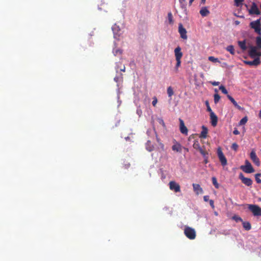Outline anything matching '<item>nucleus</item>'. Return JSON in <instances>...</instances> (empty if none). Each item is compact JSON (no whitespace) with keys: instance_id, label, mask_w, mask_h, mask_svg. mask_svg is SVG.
Instances as JSON below:
<instances>
[{"instance_id":"42","label":"nucleus","mask_w":261,"mask_h":261,"mask_svg":"<svg viewBox=\"0 0 261 261\" xmlns=\"http://www.w3.org/2000/svg\"><path fill=\"white\" fill-rule=\"evenodd\" d=\"M233 133L234 135H237L240 134V132L237 129L235 128L233 132Z\"/></svg>"},{"instance_id":"26","label":"nucleus","mask_w":261,"mask_h":261,"mask_svg":"<svg viewBox=\"0 0 261 261\" xmlns=\"http://www.w3.org/2000/svg\"><path fill=\"white\" fill-rule=\"evenodd\" d=\"M176 63L174 67V71L175 73H177L178 72V68L181 65V60H176Z\"/></svg>"},{"instance_id":"56","label":"nucleus","mask_w":261,"mask_h":261,"mask_svg":"<svg viewBox=\"0 0 261 261\" xmlns=\"http://www.w3.org/2000/svg\"><path fill=\"white\" fill-rule=\"evenodd\" d=\"M118 52H120V54H121V51H120L119 50H117V51H116V53H118Z\"/></svg>"},{"instance_id":"6","label":"nucleus","mask_w":261,"mask_h":261,"mask_svg":"<svg viewBox=\"0 0 261 261\" xmlns=\"http://www.w3.org/2000/svg\"><path fill=\"white\" fill-rule=\"evenodd\" d=\"M169 188L171 190L174 191L175 192H179L180 191V187L178 184L175 181H171L169 184Z\"/></svg>"},{"instance_id":"20","label":"nucleus","mask_w":261,"mask_h":261,"mask_svg":"<svg viewBox=\"0 0 261 261\" xmlns=\"http://www.w3.org/2000/svg\"><path fill=\"white\" fill-rule=\"evenodd\" d=\"M193 146L194 148L199 150L201 154H204V151L203 150L202 148L200 147L199 143L198 142V141H194Z\"/></svg>"},{"instance_id":"45","label":"nucleus","mask_w":261,"mask_h":261,"mask_svg":"<svg viewBox=\"0 0 261 261\" xmlns=\"http://www.w3.org/2000/svg\"><path fill=\"white\" fill-rule=\"evenodd\" d=\"M261 56V51H257L256 57H260Z\"/></svg>"},{"instance_id":"5","label":"nucleus","mask_w":261,"mask_h":261,"mask_svg":"<svg viewBox=\"0 0 261 261\" xmlns=\"http://www.w3.org/2000/svg\"><path fill=\"white\" fill-rule=\"evenodd\" d=\"M217 153L218 157L219 158L220 162H221L222 166H226L227 164V159L225 158V155H224L221 147H219L218 148Z\"/></svg>"},{"instance_id":"3","label":"nucleus","mask_w":261,"mask_h":261,"mask_svg":"<svg viewBox=\"0 0 261 261\" xmlns=\"http://www.w3.org/2000/svg\"><path fill=\"white\" fill-rule=\"evenodd\" d=\"M249 210L255 216H261V207L255 204H248Z\"/></svg>"},{"instance_id":"36","label":"nucleus","mask_w":261,"mask_h":261,"mask_svg":"<svg viewBox=\"0 0 261 261\" xmlns=\"http://www.w3.org/2000/svg\"><path fill=\"white\" fill-rule=\"evenodd\" d=\"M213 185L217 189L219 188V184L217 182V179L215 177H213Z\"/></svg>"},{"instance_id":"10","label":"nucleus","mask_w":261,"mask_h":261,"mask_svg":"<svg viewBox=\"0 0 261 261\" xmlns=\"http://www.w3.org/2000/svg\"><path fill=\"white\" fill-rule=\"evenodd\" d=\"M249 12L250 14H256L259 15L260 14V11L255 3H253L250 9L249 10Z\"/></svg>"},{"instance_id":"48","label":"nucleus","mask_w":261,"mask_h":261,"mask_svg":"<svg viewBox=\"0 0 261 261\" xmlns=\"http://www.w3.org/2000/svg\"><path fill=\"white\" fill-rule=\"evenodd\" d=\"M194 1V0H190V1H189V5H192V3H193V2Z\"/></svg>"},{"instance_id":"18","label":"nucleus","mask_w":261,"mask_h":261,"mask_svg":"<svg viewBox=\"0 0 261 261\" xmlns=\"http://www.w3.org/2000/svg\"><path fill=\"white\" fill-rule=\"evenodd\" d=\"M112 29L114 33V37L116 38L119 36V32L120 31L119 28L116 24H115L112 27Z\"/></svg>"},{"instance_id":"46","label":"nucleus","mask_w":261,"mask_h":261,"mask_svg":"<svg viewBox=\"0 0 261 261\" xmlns=\"http://www.w3.org/2000/svg\"><path fill=\"white\" fill-rule=\"evenodd\" d=\"M219 85V82H213V86H217Z\"/></svg>"},{"instance_id":"44","label":"nucleus","mask_w":261,"mask_h":261,"mask_svg":"<svg viewBox=\"0 0 261 261\" xmlns=\"http://www.w3.org/2000/svg\"><path fill=\"white\" fill-rule=\"evenodd\" d=\"M203 199L205 201H207L209 199V196H204L203 197Z\"/></svg>"},{"instance_id":"2","label":"nucleus","mask_w":261,"mask_h":261,"mask_svg":"<svg viewBox=\"0 0 261 261\" xmlns=\"http://www.w3.org/2000/svg\"><path fill=\"white\" fill-rule=\"evenodd\" d=\"M250 27L254 30V31L261 36V23L260 19H258L255 21H253L250 22Z\"/></svg>"},{"instance_id":"21","label":"nucleus","mask_w":261,"mask_h":261,"mask_svg":"<svg viewBox=\"0 0 261 261\" xmlns=\"http://www.w3.org/2000/svg\"><path fill=\"white\" fill-rule=\"evenodd\" d=\"M227 97L237 109L239 110H243V108L238 105L237 102L229 94H227Z\"/></svg>"},{"instance_id":"49","label":"nucleus","mask_w":261,"mask_h":261,"mask_svg":"<svg viewBox=\"0 0 261 261\" xmlns=\"http://www.w3.org/2000/svg\"><path fill=\"white\" fill-rule=\"evenodd\" d=\"M208 60L210 61H212V56H210L208 57Z\"/></svg>"},{"instance_id":"29","label":"nucleus","mask_w":261,"mask_h":261,"mask_svg":"<svg viewBox=\"0 0 261 261\" xmlns=\"http://www.w3.org/2000/svg\"><path fill=\"white\" fill-rule=\"evenodd\" d=\"M168 20L170 24H172L174 22L172 14L171 12L168 13Z\"/></svg>"},{"instance_id":"11","label":"nucleus","mask_w":261,"mask_h":261,"mask_svg":"<svg viewBox=\"0 0 261 261\" xmlns=\"http://www.w3.org/2000/svg\"><path fill=\"white\" fill-rule=\"evenodd\" d=\"M178 32L180 35V37L184 39H187V31L180 23L178 27Z\"/></svg>"},{"instance_id":"54","label":"nucleus","mask_w":261,"mask_h":261,"mask_svg":"<svg viewBox=\"0 0 261 261\" xmlns=\"http://www.w3.org/2000/svg\"><path fill=\"white\" fill-rule=\"evenodd\" d=\"M206 0H201L202 3H205Z\"/></svg>"},{"instance_id":"27","label":"nucleus","mask_w":261,"mask_h":261,"mask_svg":"<svg viewBox=\"0 0 261 261\" xmlns=\"http://www.w3.org/2000/svg\"><path fill=\"white\" fill-rule=\"evenodd\" d=\"M167 92L169 97H171V96L174 94L173 88L171 86L167 88Z\"/></svg>"},{"instance_id":"23","label":"nucleus","mask_w":261,"mask_h":261,"mask_svg":"<svg viewBox=\"0 0 261 261\" xmlns=\"http://www.w3.org/2000/svg\"><path fill=\"white\" fill-rule=\"evenodd\" d=\"M146 148L149 151H151L154 149V146L151 144L150 141H148L146 143Z\"/></svg>"},{"instance_id":"4","label":"nucleus","mask_w":261,"mask_h":261,"mask_svg":"<svg viewBox=\"0 0 261 261\" xmlns=\"http://www.w3.org/2000/svg\"><path fill=\"white\" fill-rule=\"evenodd\" d=\"M240 168L247 173H251L254 172V170L251 163L248 160L245 161V165L241 166Z\"/></svg>"},{"instance_id":"17","label":"nucleus","mask_w":261,"mask_h":261,"mask_svg":"<svg viewBox=\"0 0 261 261\" xmlns=\"http://www.w3.org/2000/svg\"><path fill=\"white\" fill-rule=\"evenodd\" d=\"M172 149L173 151L180 152L182 151V146L179 143L176 142L172 146Z\"/></svg>"},{"instance_id":"14","label":"nucleus","mask_w":261,"mask_h":261,"mask_svg":"<svg viewBox=\"0 0 261 261\" xmlns=\"http://www.w3.org/2000/svg\"><path fill=\"white\" fill-rule=\"evenodd\" d=\"M248 53L250 57L252 58L256 57L257 53L256 47L253 46H250Z\"/></svg>"},{"instance_id":"47","label":"nucleus","mask_w":261,"mask_h":261,"mask_svg":"<svg viewBox=\"0 0 261 261\" xmlns=\"http://www.w3.org/2000/svg\"><path fill=\"white\" fill-rule=\"evenodd\" d=\"M234 23L236 25H238L240 24V21L238 20H236V21H235Z\"/></svg>"},{"instance_id":"28","label":"nucleus","mask_w":261,"mask_h":261,"mask_svg":"<svg viewBox=\"0 0 261 261\" xmlns=\"http://www.w3.org/2000/svg\"><path fill=\"white\" fill-rule=\"evenodd\" d=\"M243 227L246 230H249L251 228V226L249 222H244L243 223Z\"/></svg>"},{"instance_id":"55","label":"nucleus","mask_w":261,"mask_h":261,"mask_svg":"<svg viewBox=\"0 0 261 261\" xmlns=\"http://www.w3.org/2000/svg\"><path fill=\"white\" fill-rule=\"evenodd\" d=\"M259 116L261 118V111H259Z\"/></svg>"},{"instance_id":"12","label":"nucleus","mask_w":261,"mask_h":261,"mask_svg":"<svg viewBox=\"0 0 261 261\" xmlns=\"http://www.w3.org/2000/svg\"><path fill=\"white\" fill-rule=\"evenodd\" d=\"M244 63L250 66H257L260 64V60L259 58H256L252 61H244Z\"/></svg>"},{"instance_id":"40","label":"nucleus","mask_w":261,"mask_h":261,"mask_svg":"<svg viewBox=\"0 0 261 261\" xmlns=\"http://www.w3.org/2000/svg\"><path fill=\"white\" fill-rule=\"evenodd\" d=\"M179 2L182 8L185 6L186 0H179Z\"/></svg>"},{"instance_id":"39","label":"nucleus","mask_w":261,"mask_h":261,"mask_svg":"<svg viewBox=\"0 0 261 261\" xmlns=\"http://www.w3.org/2000/svg\"><path fill=\"white\" fill-rule=\"evenodd\" d=\"M232 218H233V219L235 220L236 222L242 221V219H241V217L237 216H234Z\"/></svg>"},{"instance_id":"41","label":"nucleus","mask_w":261,"mask_h":261,"mask_svg":"<svg viewBox=\"0 0 261 261\" xmlns=\"http://www.w3.org/2000/svg\"><path fill=\"white\" fill-rule=\"evenodd\" d=\"M244 0H234V2L237 6H239V4L242 3Z\"/></svg>"},{"instance_id":"38","label":"nucleus","mask_w":261,"mask_h":261,"mask_svg":"<svg viewBox=\"0 0 261 261\" xmlns=\"http://www.w3.org/2000/svg\"><path fill=\"white\" fill-rule=\"evenodd\" d=\"M157 102H158V99H157V98H156L155 96H154V97L153 98V101H152V105H153L154 107H155V106H156V105Z\"/></svg>"},{"instance_id":"51","label":"nucleus","mask_w":261,"mask_h":261,"mask_svg":"<svg viewBox=\"0 0 261 261\" xmlns=\"http://www.w3.org/2000/svg\"><path fill=\"white\" fill-rule=\"evenodd\" d=\"M214 91H215V93H218V90L217 89H215Z\"/></svg>"},{"instance_id":"53","label":"nucleus","mask_w":261,"mask_h":261,"mask_svg":"<svg viewBox=\"0 0 261 261\" xmlns=\"http://www.w3.org/2000/svg\"><path fill=\"white\" fill-rule=\"evenodd\" d=\"M118 77H116L114 78V80L116 81V82H118Z\"/></svg>"},{"instance_id":"15","label":"nucleus","mask_w":261,"mask_h":261,"mask_svg":"<svg viewBox=\"0 0 261 261\" xmlns=\"http://www.w3.org/2000/svg\"><path fill=\"white\" fill-rule=\"evenodd\" d=\"M193 187L194 191L196 194H201L203 193L202 189L199 184H193Z\"/></svg>"},{"instance_id":"37","label":"nucleus","mask_w":261,"mask_h":261,"mask_svg":"<svg viewBox=\"0 0 261 261\" xmlns=\"http://www.w3.org/2000/svg\"><path fill=\"white\" fill-rule=\"evenodd\" d=\"M238 145L236 143H232L231 145V148L235 151L238 150Z\"/></svg>"},{"instance_id":"13","label":"nucleus","mask_w":261,"mask_h":261,"mask_svg":"<svg viewBox=\"0 0 261 261\" xmlns=\"http://www.w3.org/2000/svg\"><path fill=\"white\" fill-rule=\"evenodd\" d=\"M174 54L176 60H181L183 54L181 51V48L179 46H177L175 48Z\"/></svg>"},{"instance_id":"22","label":"nucleus","mask_w":261,"mask_h":261,"mask_svg":"<svg viewBox=\"0 0 261 261\" xmlns=\"http://www.w3.org/2000/svg\"><path fill=\"white\" fill-rule=\"evenodd\" d=\"M205 104L207 108V110L210 112V123L212 124V110L211 108L210 103L207 100L205 101Z\"/></svg>"},{"instance_id":"33","label":"nucleus","mask_w":261,"mask_h":261,"mask_svg":"<svg viewBox=\"0 0 261 261\" xmlns=\"http://www.w3.org/2000/svg\"><path fill=\"white\" fill-rule=\"evenodd\" d=\"M218 121L217 116L213 113V127L216 126Z\"/></svg>"},{"instance_id":"30","label":"nucleus","mask_w":261,"mask_h":261,"mask_svg":"<svg viewBox=\"0 0 261 261\" xmlns=\"http://www.w3.org/2000/svg\"><path fill=\"white\" fill-rule=\"evenodd\" d=\"M256 43L257 47L261 49V36L256 37Z\"/></svg>"},{"instance_id":"24","label":"nucleus","mask_w":261,"mask_h":261,"mask_svg":"<svg viewBox=\"0 0 261 261\" xmlns=\"http://www.w3.org/2000/svg\"><path fill=\"white\" fill-rule=\"evenodd\" d=\"M238 44H239V46L240 47V48L243 50H245L247 49L245 40H244L243 41H239Z\"/></svg>"},{"instance_id":"16","label":"nucleus","mask_w":261,"mask_h":261,"mask_svg":"<svg viewBox=\"0 0 261 261\" xmlns=\"http://www.w3.org/2000/svg\"><path fill=\"white\" fill-rule=\"evenodd\" d=\"M208 129L204 125L202 126V131L200 134L199 137L202 139H205L207 137Z\"/></svg>"},{"instance_id":"1","label":"nucleus","mask_w":261,"mask_h":261,"mask_svg":"<svg viewBox=\"0 0 261 261\" xmlns=\"http://www.w3.org/2000/svg\"><path fill=\"white\" fill-rule=\"evenodd\" d=\"M184 234L190 240L195 239L196 236L195 230L188 226H185Z\"/></svg>"},{"instance_id":"19","label":"nucleus","mask_w":261,"mask_h":261,"mask_svg":"<svg viewBox=\"0 0 261 261\" xmlns=\"http://www.w3.org/2000/svg\"><path fill=\"white\" fill-rule=\"evenodd\" d=\"M199 13L202 17H205L206 16H207L210 13V12L207 9V7H202Z\"/></svg>"},{"instance_id":"31","label":"nucleus","mask_w":261,"mask_h":261,"mask_svg":"<svg viewBox=\"0 0 261 261\" xmlns=\"http://www.w3.org/2000/svg\"><path fill=\"white\" fill-rule=\"evenodd\" d=\"M248 120V118L247 116L243 117L239 122V125H242L245 124Z\"/></svg>"},{"instance_id":"34","label":"nucleus","mask_w":261,"mask_h":261,"mask_svg":"<svg viewBox=\"0 0 261 261\" xmlns=\"http://www.w3.org/2000/svg\"><path fill=\"white\" fill-rule=\"evenodd\" d=\"M261 176V173H257L255 175V180L258 184L261 183V179L259 178Z\"/></svg>"},{"instance_id":"32","label":"nucleus","mask_w":261,"mask_h":261,"mask_svg":"<svg viewBox=\"0 0 261 261\" xmlns=\"http://www.w3.org/2000/svg\"><path fill=\"white\" fill-rule=\"evenodd\" d=\"M219 90H220L222 92L225 94H228V92H227V90L226 89V88H225V87L223 85H221L220 87H219Z\"/></svg>"},{"instance_id":"57","label":"nucleus","mask_w":261,"mask_h":261,"mask_svg":"<svg viewBox=\"0 0 261 261\" xmlns=\"http://www.w3.org/2000/svg\"><path fill=\"white\" fill-rule=\"evenodd\" d=\"M215 214L216 216H217V215H218V213H217V212H215Z\"/></svg>"},{"instance_id":"9","label":"nucleus","mask_w":261,"mask_h":261,"mask_svg":"<svg viewBox=\"0 0 261 261\" xmlns=\"http://www.w3.org/2000/svg\"><path fill=\"white\" fill-rule=\"evenodd\" d=\"M179 129L182 134L187 135L188 130L187 127L185 126L184 121L180 118L179 119Z\"/></svg>"},{"instance_id":"8","label":"nucleus","mask_w":261,"mask_h":261,"mask_svg":"<svg viewBox=\"0 0 261 261\" xmlns=\"http://www.w3.org/2000/svg\"><path fill=\"white\" fill-rule=\"evenodd\" d=\"M250 157L252 160V162L257 166L260 165V161L259 159L257 158L255 151L252 150L250 154Z\"/></svg>"},{"instance_id":"25","label":"nucleus","mask_w":261,"mask_h":261,"mask_svg":"<svg viewBox=\"0 0 261 261\" xmlns=\"http://www.w3.org/2000/svg\"><path fill=\"white\" fill-rule=\"evenodd\" d=\"M226 49L228 51H229L231 55H234V47L233 45H230L228 46L226 48Z\"/></svg>"},{"instance_id":"52","label":"nucleus","mask_w":261,"mask_h":261,"mask_svg":"<svg viewBox=\"0 0 261 261\" xmlns=\"http://www.w3.org/2000/svg\"><path fill=\"white\" fill-rule=\"evenodd\" d=\"M210 204L211 206H212V200H210Z\"/></svg>"},{"instance_id":"35","label":"nucleus","mask_w":261,"mask_h":261,"mask_svg":"<svg viewBox=\"0 0 261 261\" xmlns=\"http://www.w3.org/2000/svg\"><path fill=\"white\" fill-rule=\"evenodd\" d=\"M214 101L215 103H217L220 99V96L218 93H215L214 95Z\"/></svg>"},{"instance_id":"43","label":"nucleus","mask_w":261,"mask_h":261,"mask_svg":"<svg viewBox=\"0 0 261 261\" xmlns=\"http://www.w3.org/2000/svg\"><path fill=\"white\" fill-rule=\"evenodd\" d=\"M120 71H121L125 72V66H124V65H123V67H120Z\"/></svg>"},{"instance_id":"50","label":"nucleus","mask_w":261,"mask_h":261,"mask_svg":"<svg viewBox=\"0 0 261 261\" xmlns=\"http://www.w3.org/2000/svg\"><path fill=\"white\" fill-rule=\"evenodd\" d=\"M218 61V59L213 58V62H216Z\"/></svg>"},{"instance_id":"7","label":"nucleus","mask_w":261,"mask_h":261,"mask_svg":"<svg viewBox=\"0 0 261 261\" xmlns=\"http://www.w3.org/2000/svg\"><path fill=\"white\" fill-rule=\"evenodd\" d=\"M239 178L244 184L247 186H250L252 184V180L250 178L245 177L242 173L239 174Z\"/></svg>"},{"instance_id":"58","label":"nucleus","mask_w":261,"mask_h":261,"mask_svg":"<svg viewBox=\"0 0 261 261\" xmlns=\"http://www.w3.org/2000/svg\"><path fill=\"white\" fill-rule=\"evenodd\" d=\"M260 111H261V110Z\"/></svg>"}]
</instances>
